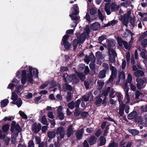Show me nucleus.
I'll use <instances>...</instances> for the list:
<instances>
[{"label":"nucleus","instance_id":"f257e3e1","mask_svg":"<svg viewBox=\"0 0 147 147\" xmlns=\"http://www.w3.org/2000/svg\"><path fill=\"white\" fill-rule=\"evenodd\" d=\"M38 72L37 69L31 66L24 65L16 74V77L18 78H21V82L24 85L27 80L30 83L33 82L34 76L36 78L38 77Z\"/></svg>","mask_w":147,"mask_h":147},{"label":"nucleus","instance_id":"f03ea898","mask_svg":"<svg viewBox=\"0 0 147 147\" xmlns=\"http://www.w3.org/2000/svg\"><path fill=\"white\" fill-rule=\"evenodd\" d=\"M131 13V11L129 10L127 11V13H125L123 16H121L122 22L123 24L127 27V26L129 20V22L132 25L134 26V19L130 16Z\"/></svg>","mask_w":147,"mask_h":147},{"label":"nucleus","instance_id":"7ed1b4c3","mask_svg":"<svg viewBox=\"0 0 147 147\" xmlns=\"http://www.w3.org/2000/svg\"><path fill=\"white\" fill-rule=\"evenodd\" d=\"M71 11V13L69 15V16L71 20L74 21L78 20L80 17L76 16L79 13V8L77 5H74Z\"/></svg>","mask_w":147,"mask_h":147},{"label":"nucleus","instance_id":"20e7f679","mask_svg":"<svg viewBox=\"0 0 147 147\" xmlns=\"http://www.w3.org/2000/svg\"><path fill=\"white\" fill-rule=\"evenodd\" d=\"M90 32V29L88 26H86L85 28L84 29V32L80 35L78 34H76L78 39L79 42L83 43L85 41L86 36L88 35Z\"/></svg>","mask_w":147,"mask_h":147},{"label":"nucleus","instance_id":"39448f33","mask_svg":"<svg viewBox=\"0 0 147 147\" xmlns=\"http://www.w3.org/2000/svg\"><path fill=\"white\" fill-rule=\"evenodd\" d=\"M63 78L65 82L67 83H69L71 82L75 84L78 82V80L76 78L75 75L69 76L67 75L63 76Z\"/></svg>","mask_w":147,"mask_h":147},{"label":"nucleus","instance_id":"423d86ee","mask_svg":"<svg viewBox=\"0 0 147 147\" xmlns=\"http://www.w3.org/2000/svg\"><path fill=\"white\" fill-rule=\"evenodd\" d=\"M108 49L110 55L109 60L111 62H113L115 61V58L116 57V53L114 50V48Z\"/></svg>","mask_w":147,"mask_h":147},{"label":"nucleus","instance_id":"0eeeda50","mask_svg":"<svg viewBox=\"0 0 147 147\" xmlns=\"http://www.w3.org/2000/svg\"><path fill=\"white\" fill-rule=\"evenodd\" d=\"M136 81L138 82L137 87L139 89L143 88L144 86V84L146 82V79L145 78L142 79L138 78L136 79Z\"/></svg>","mask_w":147,"mask_h":147},{"label":"nucleus","instance_id":"6e6552de","mask_svg":"<svg viewBox=\"0 0 147 147\" xmlns=\"http://www.w3.org/2000/svg\"><path fill=\"white\" fill-rule=\"evenodd\" d=\"M41 125L40 123L37 124L36 123H33L31 127L32 131L34 133H38L41 129Z\"/></svg>","mask_w":147,"mask_h":147},{"label":"nucleus","instance_id":"1a4fd4ad","mask_svg":"<svg viewBox=\"0 0 147 147\" xmlns=\"http://www.w3.org/2000/svg\"><path fill=\"white\" fill-rule=\"evenodd\" d=\"M65 130L64 127L60 126L57 128L56 133L57 135H59L60 138L62 139L65 136Z\"/></svg>","mask_w":147,"mask_h":147},{"label":"nucleus","instance_id":"9d476101","mask_svg":"<svg viewBox=\"0 0 147 147\" xmlns=\"http://www.w3.org/2000/svg\"><path fill=\"white\" fill-rule=\"evenodd\" d=\"M11 132L15 134L16 136H17L18 135V133L22 131V129L20 125L17 124L16 126L11 128Z\"/></svg>","mask_w":147,"mask_h":147},{"label":"nucleus","instance_id":"9b49d317","mask_svg":"<svg viewBox=\"0 0 147 147\" xmlns=\"http://www.w3.org/2000/svg\"><path fill=\"white\" fill-rule=\"evenodd\" d=\"M68 37L69 36L67 35L64 36L63 37L62 42L61 43L63 45L64 47L67 49H68L70 46V44L67 41Z\"/></svg>","mask_w":147,"mask_h":147},{"label":"nucleus","instance_id":"f8f14e48","mask_svg":"<svg viewBox=\"0 0 147 147\" xmlns=\"http://www.w3.org/2000/svg\"><path fill=\"white\" fill-rule=\"evenodd\" d=\"M19 82V81L16 78H14L12 80V83H11L8 85L7 88L11 89L12 91L14 87L17 84H18Z\"/></svg>","mask_w":147,"mask_h":147},{"label":"nucleus","instance_id":"ddd939ff","mask_svg":"<svg viewBox=\"0 0 147 147\" xmlns=\"http://www.w3.org/2000/svg\"><path fill=\"white\" fill-rule=\"evenodd\" d=\"M133 97L131 96H129V94H125L123 103L125 104H129L131 103V101L133 99Z\"/></svg>","mask_w":147,"mask_h":147},{"label":"nucleus","instance_id":"4468645a","mask_svg":"<svg viewBox=\"0 0 147 147\" xmlns=\"http://www.w3.org/2000/svg\"><path fill=\"white\" fill-rule=\"evenodd\" d=\"M74 128L72 125H70L66 131V135L68 137H70L71 135L74 133Z\"/></svg>","mask_w":147,"mask_h":147},{"label":"nucleus","instance_id":"2eb2a0df","mask_svg":"<svg viewBox=\"0 0 147 147\" xmlns=\"http://www.w3.org/2000/svg\"><path fill=\"white\" fill-rule=\"evenodd\" d=\"M85 61L88 64L90 61H91L92 63H94L95 61V58L94 55L91 53L89 55L88 58L85 60Z\"/></svg>","mask_w":147,"mask_h":147},{"label":"nucleus","instance_id":"dca6fc26","mask_svg":"<svg viewBox=\"0 0 147 147\" xmlns=\"http://www.w3.org/2000/svg\"><path fill=\"white\" fill-rule=\"evenodd\" d=\"M91 29L93 30H96L99 29L100 25L98 22H95L90 26Z\"/></svg>","mask_w":147,"mask_h":147},{"label":"nucleus","instance_id":"f3484780","mask_svg":"<svg viewBox=\"0 0 147 147\" xmlns=\"http://www.w3.org/2000/svg\"><path fill=\"white\" fill-rule=\"evenodd\" d=\"M84 132V129L82 128L76 133V135L78 139L80 140L82 138Z\"/></svg>","mask_w":147,"mask_h":147},{"label":"nucleus","instance_id":"a211bd4d","mask_svg":"<svg viewBox=\"0 0 147 147\" xmlns=\"http://www.w3.org/2000/svg\"><path fill=\"white\" fill-rule=\"evenodd\" d=\"M116 95L117 97L118 100L119 104H124L123 103V95L120 92H117L116 93Z\"/></svg>","mask_w":147,"mask_h":147},{"label":"nucleus","instance_id":"6ab92c4d","mask_svg":"<svg viewBox=\"0 0 147 147\" xmlns=\"http://www.w3.org/2000/svg\"><path fill=\"white\" fill-rule=\"evenodd\" d=\"M85 18H86L87 21H88L90 23L92 21L96 19V17L95 16H92L91 18L89 14L88 13H87Z\"/></svg>","mask_w":147,"mask_h":147},{"label":"nucleus","instance_id":"aec40b11","mask_svg":"<svg viewBox=\"0 0 147 147\" xmlns=\"http://www.w3.org/2000/svg\"><path fill=\"white\" fill-rule=\"evenodd\" d=\"M110 4L109 3H106L105 5V10L107 15H109L111 14L110 11Z\"/></svg>","mask_w":147,"mask_h":147},{"label":"nucleus","instance_id":"412c9836","mask_svg":"<svg viewBox=\"0 0 147 147\" xmlns=\"http://www.w3.org/2000/svg\"><path fill=\"white\" fill-rule=\"evenodd\" d=\"M12 103L16 105L18 107H20L22 103V101L20 98H18L15 101H12Z\"/></svg>","mask_w":147,"mask_h":147},{"label":"nucleus","instance_id":"4be33fe9","mask_svg":"<svg viewBox=\"0 0 147 147\" xmlns=\"http://www.w3.org/2000/svg\"><path fill=\"white\" fill-rule=\"evenodd\" d=\"M63 90L65 91L67 90L71 91L72 89L71 86L67 84H64L63 85Z\"/></svg>","mask_w":147,"mask_h":147},{"label":"nucleus","instance_id":"5701e85b","mask_svg":"<svg viewBox=\"0 0 147 147\" xmlns=\"http://www.w3.org/2000/svg\"><path fill=\"white\" fill-rule=\"evenodd\" d=\"M139 15L140 16L141 18L144 21H147V13H142L141 12H138Z\"/></svg>","mask_w":147,"mask_h":147},{"label":"nucleus","instance_id":"b1692460","mask_svg":"<svg viewBox=\"0 0 147 147\" xmlns=\"http://www.w3.org/2000/svg\"><path fill=\"white\" fill-rule=\"evenodd\" d=\"M125 104H119V113L121 116H122Z\"/></svg>","mask_w":147,"mask_h":147},{"label":"nucleus","instance_id":"393cba45","mask_svg":"<svg viewBox=\"0 0 147 147\" xmlns=\"http://www.w3.org/2000/svg\"><path fill=\"white\" fill-rule=\"evenodd\" d=\"M108 49L114 48L115 45V43L114 41L112 40H108Z\"/></svg>","mask_w":147,"mask_h":147},{"label":"nucleus","instance_id":"a878e982","mask_svg":"<svg viewBox=\"0 0 147 147\" xmlns=\"http://www.w3.org/2000/svg\"><path fill=\"white\" fill-rule=\"evenodd\" d=\"M137 115V113L136 112H133L129 114L127 116V118L128 119H131L135 118Z\"/></svg>","mask_w":147,"mask_h":147},{"label":"nucleus","instance_id":"bb28decb","mask_svg":"<svg viewBox=\"0 0 147 147\" xmlns=\"http://www.w3.org/2000/svg\"><path fill=\"white\" fill-rule=\"evenodd\" d=\"M23 86L22 85L19 86L16 88L15 91L18 93V94H20L21 92H23L22 90Z\"/></svg>","mask_w":147,"mask_h":147},{"label":"nucleus","instance_id":"cd10ccee","mask_svg":"<svg viewBox=\"0 0 147 147\" xmlns=\"http://www.w3.org/2000/svg\"><path fill=\"white\" fill-rule=\"evenodd\" d=\"M144 75V73L142 70H138L134 73V76L138 77L140 76H142Z\"/></svg>","mask_w":147,"mask_h":147},{"label":"nucleus","instance_id":"c85d7f7f","mask_svg":"<svg viewBox=\"0 0 147 147\" xmlns=\"http://www.w3.org/2000/svg\"><path fill=\"white\" fill-rule=\"evenodd\" d=\"M56 133L55 131H49L47 132L48 137L50 139L54 138L55 136Z\"/></svg>","mask_w":147,"mask_h":147},{"label":"nucleus","instance_id":"c756f323","mask_svg":"<svg viewBox=\"0 0 147 147\" xmlns=\"http://www.w3.org/2000/svg\"><path fill=\"white\" fill-rule=\"evenodd\" d=\"M106 76V70L103 69L100 71L98 75V77L100 78H103Z\"/></svg>","mask_w":147,"mask_h":147},{"label":"nucleus","instance_id":"7c9ffc66","mask_svg":"<svg viewBox=\"0 0 147 147\" xmlns=\"http://www.w3.org/2000/svg\"><path fill=\"white\" fill-rule=\"evenodd\" d=\"M120 6L119 5H116L114 3H112L111 5V9L112 11L118 10Z\"/></svg>","mask_w":147,"mask_h":147},{"label":"nucleus","instance_id":"2f4dec72","mask_svg":"<svg viewBox=\"0 0 147 147\" xmlns=\"http://www.w3.org/2000/svg\"><path fill=\"white\" fill-rule=\"evenodd\" d=\"M92 95L90 92H89L87 95H84L82 97V99L85 101H88L89 97Z\"/></svg>","mask_w":147,"mask_h":147},{"label":"nucleus","instance_id":"473e14b6","mask_svg":"<svg viewBox=\"0 0 147 147\" xmlns=\"http://www.w3.org/2000/svg\"><path fill=\"white\" fill-rule=\"evenodd\" d=\"M97 138L94 136L91 137L89 140V143L90 145H92L94 144L96 141Z\"/></svg>","mask_w":147,"mask_h":147},{"label":"nucleus","instance_id":"72a5a7b5","mask_svg":"<svg viewBox=\"0 0 147 147\" xmlns=\"http://www.w3.org/2000/svg\"><path fill=\"white\" fill-rule=\"evenodd\" d=\"M9 100L7 99H4L1 102V107H5L9 102Z\"/></svg>","mask_w":147,"mask_h":147},{"label":"nucleus","instance_id":"f704fd0d","mask_svg":"<svg viewBox=\"0 0 147 147\" xmlns=\"http://www.w3.org/2000/svg\"><path fill=\"white\" fill-rule=\"evenodd\" d=\"M98 16L99 19L102 21L104 18V16L102 13V12L100 9H98Z\"/></svg>","mask_w":147,"mask_h":147},{"label":"nucleus","instance_id":"c9c22d12","mask_svg":"<svg viewBox=\"0 0 147 147\" xmlns=\"http://www.w3.org/2000/svg\"><path fill=\"white\" fill-rule=\"evenodd\" d=\"M100 146H101L105 144L106 143V139L103 136H101L99 138Z\"/></svg>","mask_w":147,"mask_h":147},{"label":"nucleus","instance_id":"e433bc0d","mask_svg":"<svg viewBox=\"0 0 147 147\" xmlns=\"http://www.w3.org/2000/svg\"><path fill=\"white\" fill-rule=\"evenodd\" d=\"M117 22L116 20H113L109 22L105 25V27H108L110 26H113Z\"/></svg>","mask_w":147,"mask_h":147},{"label":"nucleus","instance_id":"4c0bfd02","mask_svg":"<svg viewBox=\"0 0 147 147\" xmlns=\"http://www.w3.org/2000/svg\"><path fill=\"white\" fill-rule=\"evenodd\" d=\"M41 123L43 124L48 125V121L45 115L41 117Z\"/></svg>","mask_w":147,"mask_h":147},{"label":"nucleus","instance_id":"58836bf2","mask_svg":"<svg viewBox=\"0 0 147 147\" xmlns=\"http://www.w3.org/2000/svg\"><path fill=\"white\" fill-rule=\"evenodd\" d=\"M129 132L133 135H136L138 134L139 132L138 131L135 129H129L128 130Z\"/></svg>","mask_w":147,"mask_h":147},{"label":"nucleus","instance_id":"ea45409f","mask_svg":"<svg viewBox=\"0 0 147 147\" xmlns=\"http://www.w3.org/2000/svg\"><path fill=\"white\" fill-rule=\"evenodd\" d=\"M123 90L125 93V94H128V91L129 90V88L128 87L127 84V82H125L124 86L123 87Z\"/></svg>","mask_w":147,"mask_h":147},{"label":"nucleus","instance_id":"a19ab883","mask_svg":"<svg viewBox=\"0 0 147 147\" xmlns=\"http://www.w3.org/2000/svg\"><path fill=\"white\" fill-rule=\"evenodd\" d=\"M72 96L71 92H67V95L66 96V99L67 101H69L71 100Z\"/></svg>","mask_w":147,"mask_h":147},{"label":"nucleus","instance_id":"79ce46f5","mask_svg":"<svg viewBox=\"0 0 147 147\" xmlns=\"http://www.w3.org/2000/svg\"><path fill=\"white\" fill-rule=\"evenodd\" d=\"M119 80H124L125 78V76L124 73L123 72H120L119 73Z\"/></svg>","mask_w":147,"mask_h":147},{"label":"nucleus","instance_id":"37998d69","mask_svg":"<svg viewBox=\"0 0 147 147\" xmlns=\"http://www.w3.org/2000/svg\"><path fill=\"white\" fill-rule=\"evenodd\" d=\"M18 98V96L16 94V93L14 92H12V96L11 98V99L13 101H15Z\"/></svg>","mask_w":147,"mask_h":147},{"label":"nucleus","instance_id":"c03bdc74","mask_svg":"<svg viewBox=\"0 0 147 147\" xmlns=\"http://www.w3.org/2000/svg\"><path fill=\"white\" fill-rule=\"evenodd\" d=\"M49 83V81L45 82L40 86V88L41 89H44L47 86Z\"/></svg>","mask_w":147,"mask_h":147},{"label":"nucleus","instance_id":"a18cd8bd","mask_svg":"<svg viewBox=\"0 0 147 147\" xmlns=\"http://www.w3.org/2000/svg\"><path fill=\"white\" fill-rule=\"evenodd\" d=\"M97 12L96 9L92 7L90 9V13L91 15H94Z\"/></svg>","mask_w":147,"mask_h":147},{"label":"nucleus","instance_id":"49530a36","mask_svg":"<svg viewBox=\"0 0 147 147\" xmlns=\"http://www.w3.org/2000/svg\"><path fill=\"white\" fill-rule=\"evenodd\" d=\"M78 42H79V43H82L80 42L79 40H77L76 39H75L73 40V45L74 46V50H75L76 48L77 45H78Z\"/></svg>","mask_w":147,"mask_h":147},{"label":"nucleus","instance_id":"de8ad7c7","mask_svg":"<svg viewBox=\"0 0 147 147\" xmlns=\"http://www.w3.org/2000/svg\"><path fill=\"white\" fill-rule=\"evenodd\" d=\"M68 106L71 109H73L75 108V103L73 101H71L68 104Z\"/></svg>","mask_w":147,"mask_h":147},{"label":"nucleus","instance_id":"09e8293b","mask_svg":"<svg viewBox=\"0 0 147 147\" xmlns=\"http://www.w3.org/2000/svg\"><path fill=\"white\" fill-rule=\"evenodd\" d=\"M132 80V78L131 75L129 74H128L126 82L131 84V81Z\"/></svg>","mask_w":147,"mask_h":147},{"label":"nucleus","instance_id":"8fccbe9b","mask_svg":"<svg viewBox=\"0 0 147 147\" xmlns=\"http://www.w3.org/2000/svg\"><path fill=\"white\" fill-rule=\"evenodd\" d=\"M19 113L20 116L24 119H27L28 118L27 115L22 111H19Z\"/></svg>","mask_w":147,"mask_h":147},{"label":"nucleus","instance_id":"3c124183","mask_svg":"<svg viewBox=\"0 0 147 147\" xmlns=\"http://www.w3.org/2000/svg\"><path fill=\"white\" fill-rule=\"evenodd\" d=\"M13 119L14 117L13 116H9V117H5L2 121H6L7 120L9 121H11Z\"/></svg>","mask_w":147,"mask_h":147},{"label":"nucleus","instance_id":"603ef678","mask_svg":"<svg viewBox=\"0 0 147 147\" xmlns=\"http://www.w3.org/2000/svg\"><path fill=\"white\" fill-rule=\"evenodd\" d=\"M110 69L111 71V74L116 76V68L114 67L111 66L110 67Z\"/></svg>","mask_w":147,"mask_h":147},{"label":"nucleus","instance_id":"864d4df0","mask_svg":"<svg viewBox=\"0 0 147 147\" xmlns=\"http://www.w3.org/2000/svg\"><path fill=\"white\" fill-rule=\"evenodd\" d=\"M9 128V124H6L4 125L2 127V130L4 132H7Z\"/></svg>","mask_w":147,"mask_h":147},{"label":"nucleus","instance_id":"5fc2aeb1","mask_svg":"<svg viewBox=\"0 0 147 147\" xmlns=\"http://www.w3.org/2000/svg\"><path fill=\"white\" fill-rule=\"evenodd\" d=\"M85 66L84 64H80L78 67V69L79 71H82L84 69Z\"/></svg>","mask_w":147,"mask_h":147},{"label":"nucleus","instance_id":"6e6d98bb","mask_svg":"<svg viewBox=\"0 0 147 147\" xmlns=\"http://www.w3.org/2000/svg\"><path fill=\"white\" fill-rule=\"evenodd\" d=\"M35 138L36 144H39L40 143L41 140L40 137L38 136H34L33 137V138Z\"/></svg>","mask_w":147,"mask_h":147},{"label":"nucleus","instance_id":"4d7b16f0","mask_svg":"<svg viewBox=\"0 0 147 147\" xmlns=\"http://www.w3.org/2000/svg\"><path fill=\"white\" fill-rule=\"evenodd\" d=\"M117 41L119 46L122 47L124 41L122 40L119 37H117Z\"/></svg>","mask_w":147,"mask_h":147},{"label":"nucleus","instance_id":"13d9d810","mask_svg":"<svg viewBox=\"0 0 147 147\" xmlns=\"http://www.w3.org/2000/svg\"><path fill=\"white\" fill-rule=\"evenodd\" d=\"M115 76L111 74L109 80L107 82V83L108 84L111 83L113 81L114 78H115Z\"/></svg>","mask_w":147,"mask_h":147},{"label":"nucleus","instance_id":"bf43d9fd","mask_svg":"<svg viewBox=\"0 0 147 147\" xmlns=\"http://www.w3.org/2000/svg\"><path fill=\"white\" fill-rule=\"evenodd\" d=\"M58 117L61 120H62L64 118V115L63 112L57 113Z\"/></svg>","mask_w":147,"mask_h":147},{"label":"nucleus","instance_id":"052dcab7","mask_svg":"<svg viewBox=\"0 0 147 147\" xmlns=\"http://www.w3.org/2000/svg\"><path fill=\"white\" fill-rule=\"evenodd\" d=\"M106 38V37L103 35L99 37L98 38V43L100 44H101L102 42Z\"/></svg>","mask_w":147,"mask_h":147},{"label":"nucleus","instance_id":"680f3d73","mask_svg":"<svg viewBox=\"0 0 147 147\" xmlns=\"http://www.w3.org/2000/svg\"><path fill=\"white\" fill-rule=\"evenodd\" d=\"M96 56L99 59H102V55L100 52L98 51L96 53Z\"/></svg>","mask_w":147,"mask_h":147},{"label":"nucleus","instance_id":"e2e57ef3","mask_svg":"<svg viewBox=\"0 0 147 147\" xmlns=\"http://www.w3.org/2000/svg\"><path fill=\"white\" fill-rule=\"evenodd\" d=\"M124 47L127 49H129L130 48V45H129L127 42L126 41H123V44Z\"/></svg>","mask_w":147,"mask_h":147},{"label":"nucleus","instance_id":"0e129e2a","mask_svg":"<svg viewBox=\"0 0 147 147\" xmlns=\"http://www.w3.org/2000/svg\"><path fill=\"white\" fill-rule=\"evenodd\" d=\"M147 45V40L146 39H144L141 42V45L144 48Z\"/></svg>","mask_w":147,"mask_h":147},{"label":"nucleus","instance_id":"69168bd1","mask_svg":"<svg viewBox=\"0 0 147 147\" xmlns=\"http://www.w3.org/2000/svg\"><path fill=\"white\" fill-rule=\"evenodd\" d=\"M111 89V88L110 87H108L106 90L104 91L103 94L104 96H107Z\"/></svg>","mask_w":147,"mask_h":147},{"label":"nucleus","instance_id":"338daca9","mask_svg":"<svg viewBox=\"0 0 147 147\" xmlns=\"http://www.w3.org/2000/svg\"><path fill=\"white\" fill-rule=\"evenodd\" d=\"M118 144L114 142L111 143L109 145V147H118Z\"/></svg>","mask_w":147,"mask_h":147},{"label":"nucleus","instance_id":"774afa93","mask_svg":"<svg viewBox=\"0 0 147 147\" xmlns=\"http://www.w3.org/2000/svg\"><path fill=\"white\" fill-rule=\"evenodd\" d=\"M147 36V30L144 32L140 37L139 40H142Z\"/></svg>","mask_w":147,"mask_h":147}]
</instances>
